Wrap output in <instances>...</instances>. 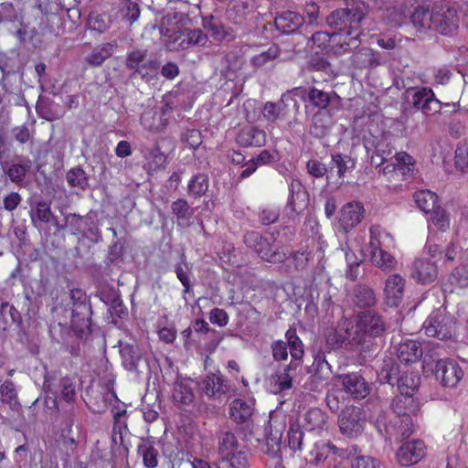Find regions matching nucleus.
Masks as SVG:
<instances>
[{
  "label": "nucleus",
  "mask_w": 468,
  "mask_h": 468,
  "mask_svg": "<svg viewBox=\"0 0 468 468\" xmlns=\"http://www.w3.org/2000/svg\"><path fill=\"white\" fill-rule=\"evenodd\" d=\"M410 20L420 32L434 30L441 35H452L458 28V16L455 8L449 3L438 2L431 8L418 5L410 16Z\"/></svg>",
  "instance_id": "1"
},
{
  "label": "nucleus",
  "mask_w": 468,
  "mask_h": 468,
  "mask_svg": "<svg viewBox=\"0 0 468 468\" xmlns=\"http://www.w3.org/2000/svg\"><path fill=\"white\" fill-rule=\"evenodd\" d=\"M387 330V322L378 313L365 311L358 314L354 333L360 338V356L363 360L376 356L378 348L377 339L382 337Z\"/></svg>",
  "instance_id": "2"
},
{
  "label": "nucleus",
  "mask_w": 468,
  "mask_h": 468,
  "mask_svg": "<svg viewBox=\"0 0 468 468\" xmlns=\"http://www.w3.org/2000/svg\"><path fill=\"white\" fill-rule=\"evenodd\" d=\"M69 298L71 303L70 328L78 339L87 341L94 326L90 297L82 289L74 288L70 290Z\"/></svg>",
  "instance_id": "3"
},
{
  "label": "nucleus",
  "mask_w": 468,
  "mask_h": 468,
  "mask_svg": "<svg viewBox=\"0 0 468 468\" xmlns=\"http://www.w3.org/2000/svg\"><path fill=\"white\" fill-rule=\"evenodd\" d=\"M148 50L134 48L125 57V68L131 70L130 80L139 77L144 82L150 83L158 80L160 61L157 58H147Z\"/></svg>",
  "instance_id": "4"
},
{
  "label": "nucleus",
  "mask_w": 468,
  "mask_h": 468,
  "mask_svg": "<svg viewBox=\"0 0 468 468\" xmlns=\"http://www.w3.org/2000/svg\"><path fill=\"white\" fill-rule=\"evenodd\" d=\"M455 324L454 316L447 312L446 308L441 307L431 312L425 320L423 327L428 336L447 340L453 336Z\"/></svg>",
  "instance_id": "5"
},
{
  "label": "nucleus",
  "mask_w": 468,
  "mask_h": 468,
  "mask_svg": "<svg viewBox=\"0 0 468 468\" xmlns=\"http://www.w3.org/2000/svg\"><path fill=\"white\" fill-rule=\"evenodd\" d=\"M304 369L306 374L309 375L308 379L303 384L304 389L321 392L326 388L332 370L322 351L317 352L314 356L312 365L306 366Z\"/></svg>",
  "instance_id": "6"
},
{
  "label": "nucleus",
  "mask_w": 468,
  "mask_h": 468,
  "mask_svg": "<svg viewBox=\"0 0 468 468\" xmlns=\"http://www.w3.org/2000/svg\"><path fill=\"white\" fill-rule=\"evenodd\" d=\"M120 347L122 364L129 371L138 374L145 370L151 372L153 366L157 363L155 358L150 361L147 354L136 344H121Z\"/></svg>",
  "instance_id": "7"
},
{
  "label": "nucleus",
  "mask_w": 468,
  "mask_h": 468,
  "mask_svg": "<svg viewBox=\"0 0 468 468\" xmlns=\"http://www.w3.org/2000/svg\"><path fill=\"white\" fill-rule=\"evenodd\" d=\"M365 423V411L359 407L347 406L338 415L340 431L348 438H356L361 435Z\"/></svg>",
  "instance_id": "8"
},
{
  "label": "nucleus",
  "mask_w": 468,
  "mask_h": 468,
  "mask_svg": "<svg viewBox=\"0 0 468 468\" xmlns=\"http://www.w3.org/2000/svg\"><path fill=\"white\" fill-rule=\"evenodd\" d=\"M245 245L253 250L262 260L270 262L282 261V258L275 252L270 242L260 232L247 231L243 236Z\"/></svg>",
  "instance_id": "9"
},
{
  "label": "nucleus",
  "mask_w": 468,
  "mask_h": 468,
  "mask_svg": "<svg viewBox=\"0 0 468 468\" xmlns=\"http://www.w3.org/2000/svg\"><path fill=\"white\" fill-rule=\"evenodd\" d=\"M309 204V194L304 190L300 181L292 180L290 185V196L285 211L287 217L295 221Z\"/></svg>",
  "instance_id": "10"
},
{
  "label": "nucleus",
  "mask_w": 468,
  "mask_h": 468,
  "mask_svg": "<svg viewBox=\"0 0 468 468\" xmlns=\"http://www.w3.org/2000/svg\"><path fill=\"white\" fill-rule=\"evenodd\" d=\"M412 106L421 111L425 115H434L441 112V101H439L433 90L427 87L412 89Z\"/></svg>",
  "instance_id": "11"
},
{
  "label": "nucleus",
  "mask_w": 468,
  "mask_h": 468,
  "mask_svg": "<svg viewBox=\"0 0 468 468\" xmlns=\"http://www.w3.org/2000/svg\"><path fill=\"white\" fill-rule=\"evenodd\" d=\"M433 375L443 387L454 388L463 378V371L456 360L444 358L442 362H439Z\"/></svg>",
  "instance_id": "12"
},
{
  "label": "nucleus",
  "mask_w": 468,
  "mask_h": 468,
  "mask_svg": "<svg viewBox=\"0 0 468 468\" xmlns=\"http://www.w3.org/2000/svg\"><path fill=\"white\" fill-rule=\"evenodd\" d=\"M388 60L387 53L375 51L369 48H362L351 57L353 67L358 69H373L386 64Z\"/></svg>",
  "instance_id": "13"
},
{
  "label": "nucleus",
  "mask_w": 468,
  "mask_h": 468,
  "mask_svg": "<svg viewBox=\"0 0 468 468\" xmlns=\"http://www.w3.org/2000/svg\"><path fill=\"white\" fill-rule=\"evenodd\" d=\"M384 420V415H379L377 419V424L379 431L382 432L380 429V424L382 423L384 425L386 433L390 437L394 436L397 440H405L409 438L413 432L414 425L412 416L395 417L394 420H390L388 424H387Z\"/></svg>",
  "instance_id": "14"
},
{
  "label": "nucleus",
  "mask_w": 468,
  "mask_h": 468,
  "mask_svg": "<svg viewBox=\"0 0 468 468\" xmlns=\"http://www.w3.org/2000/svg\"><path fill=\"white\" fill-rule=\"evenodd\" d=\"M0 165L12 183L23 186L27 173L32 168V161L27 156L16 154L12 164L5 161Z\"/></svg>",
  "instance_id": "15"
},
{
  "label": "nucleus",
  "mask_w": 468,
  "mask_h": 468,
  "mask_svg": "<svg viewBox=\"0 0 468 468\" xmlns=\"http://www.w3.org/2000/svg\"><path fill=\"white\" fill-rule=\"evenodd\" d=\"M357 337L354 331L348 329L345 332L332 330L326 335L325 341L331 349L344 348L348 351H356L360 354V338Z\"/></svg>",
  "instance_id": "16"
},
{
  "label": "nucleus",
  "mask_w": 468,
  "mask_h": 468,
  "mask_svg": "<svg viewBox=\"0 0 468 468\" xmlns=\"http://www.w3.org/2000/svg\"><path fill=\"white\" fill-rule=\"evenodd\" d=\"M365 209L359 202H349L340 210L339 226L340 231L347 233L364 218Z\"/></svg>",
  "instance_id": "17"
},
{
  "label": "nucleus",
  "mask_w": 468,
  "mask_h": 468,
  "mask_svg": "<svg viewBox=\"0 0 468 468\" xmlns=\"http://www.w3.org/2000/svg\"><path fill=\"white\" fill-rule=\"evenodd\" d=\"M405 279L398 274L389 275L384 287L385 302L390 307H398L403 300L405 291Z\"/></svg>",
  "instance_id": "18"
},
{
  "label": "nucleus",
  "mask_w": 468,
  "mask_h": 468,
  "mask_svg": "<svg viewBox=\"0 0 468 468\" xmlns=\"http://www.w3.org/2000/svg\"><path fill=\"white\" fill-rule=\"evenodd\" d=\"M346 393L354 399H364L369 394V386L358 373L343 374L338 376Z\"/></svg>",
  "instance_id": "19"
},
{
  "label": "nucleus",
  "mask_w": 468,
  "mask_h": 468,
  "mask_svg": "<svg viewBox=\"0 0 468 468\" xmlns=\"http://www.w3.org/2000/svg\"><path fill=\"white\" fill-rule=\"evenodd\" d=\"M425 445L422 441L414 440L404 442L397 452V459L400 465L410 466L417 463L424 456Z\"/></svg>",
  "instance_id": "20"
},
{
  "label": "nucleus",
  "mask_w": 468,
  "mask_h": 468,
  "mask_svg": "<svg viewBox=\"0 0 468 468\" xmlns=\"http://www.w3.org/2000/svg\"><path fill=\"white\" fill-rule=\"evenodd\" d=\"M410 275L417 282L429 284L437 279L438 269L435 262L419 259L414 261Z\"/></svg>",
  "instance_id": "21"
},
{
  "label": "nucleus",
  "mask_w": 468,
  "mask_h": 468,
  "mask_svg": "<svg viewBox=\"0 0 468 468\" xmlns=\"http://www.w3.org/2000/svg\"><path fill=\"white\" fill-rule=\"evenodd\" d=\"M390 409L396 417L416 415L420 410V404L416 401L413 394L401 393L395 396L390 403Z\"/></svg>",
  "instance_id": "22"
},
{
  "label": "nucleus",
  "mask_w": 468,
  "mask_h": 468,
  "mask_svg": "<svg viewBox=\"0 0 468 468\" xmlns=\"http://www.w3.org/2000/svg\"><path fill=\"white\" fill-rule=\"evenodd\" d=\"M236 142L240 147H261L266 143V133L263 130L248 125L238 133Z\"/></svg>",
  "instance_id": "23"
},
{
  "label": "nucleus",
  "mask_w": 468,
  "mask_h": 468,
  "mask_svg": "<svg viewBox=\"0 0 468 468\" xmlns=\"http://www.w3.org/2000/svg\"><path fill=\"white\" fill-rule=\"evenodd\" d=\"M334 124L331 110L318 111L312 117L310 133L317 138L326 136Z\"/></svg>",
  "instance_id": "24"
},
{
  "label": "nucleus",
  "mask_w": 468,
  "mask_h": 468,
  "mask_svg": "<svg viewBox=\"0 0 468 468\" xmlns=\"http://www.w3.org/2000/svg\"><path fill=\"white\" fill-rule=\"evenodd\" d=\"M397 356L400 362L406 365L415 363L423 356L421 344L414 340H407L399 344Z\"/></svg>",
  "instance_id": "25"
},
{
  "label": "nucleus",
  "mask_w": 468,
  "mask_h": 468,
  "mask_svg": "<svg viewBox=\"0 0 468 468\" xmlns=\"http://www.w3.org/2000/svg\"><path fill=\"white\" fill-rule=\"evenodd\" d=\"M124 261V246L120 240H116L109 246L107 255L103 261V274L111 276L114 268L120 267Z\"/></svg>",
  "instance_id": "26"
},
{
  "label": "nucleus",
  "mask_w": 468,
  "mask_h": 468,
  "mask_svg": "<svg viewBox=\"0 0 468 468\" xmlns=\"http://www.w3.org/2000/svg\"><path fill=\"white\" fill-rule=\"evenodd\" d=\"M253 412V404L241 399H235L229 404V418L238 424L248 423Z\"/></svg>",
  "instance_id": "27"
},
{
  "label": "nucleus",
  "mask_w": 468,
  "mask_h": 468,
  "mask_svg": "<svg viewBox=\"0 0 468 468\" xmlns=\"http://www.w3.org/2000/svg\"><path fill=\"white\" fill-rule=\"evenodd\" d=\"M304 18L294 12L287 11L275 18V26L283 34H292L303 26Z\"/></svg>",
  "instance_id": "28"
},
{
  "label": "nucleus",
  "mask_w": 468,
  "mask_h": 468,
  "mask_svg": "<svg viewBox=\"0 0 468 468\" xmlns=\"http://www.w3.org/2000/svg\"><path fill=\"white\" fill-rule=\"evenodd\" d=\"M36 108L38 114L47 121L58 120L65 113L59 102L47 97H39Z\"/></svg>",
  "instance_id": "29"
},
{
  "label": "nucleus",
  "mask_w": 468,
  "mask_h": 468,
  "mask_svg": "<svg viewBox=\"0 0 468 468\" xmlns=\"http://www.w3.org/2000/svg\"><path fill=\"white\" fill-rule=\"evenodd\" d=\"M55 215L51 211L50 202L39 200L30 211V219L36 229H41L43 224H48L54 219Z\"/></svg>",
  "instance_id": "30"
},
{
  "label": "nucleus",
  "mask_w": 468,
  "mask_h": 468,
  "mask_svg": "<svg viewBox=\"0 0 468 468\" xmlns=\"http://www.w3.org/2000/svg\"><path fill=\"white\" fill-rule=\"evenodd\" d=\"M203 27L217 41L231 40L233 38L230 28L226 27L219 18L213 16L203 18Z\"/></svg>",
  "instance_id": "31"
},
{
  "label": "nucleus",
  "mask_w": 468,
  "mask_h": 468,
  "mask_svg": "<svg viewBox=\"0 0 468 468\" xmlns=\"http://www.w3.org/2000/svg\"><path fill=\"white\" fill-rule=\"evenodd\" d=\"M281 49L277 44H271L266 50L252 56L250 64L255 69H261L272 66L274 61L279 58Z\"/></svg>",
  "instance_id": "32"
},
{
  "label": "nucleus",
  "mask_w": 468,
  "mask_h": 468,
  "mask_svg": "<svg viewBox=\"0 0 468 468\" xmlns=\"http://www.w3.org/2000/svg\"><path fill=\"white\" fill-rule=\"evenodd\" d=\"M80 236L81 237L79 238L78 240L79 244H80L84 239H87L92 244L102 242V234L99 228L97 214L94 211L90 210L88 212V221L86 222L85 228H83Z\"/></svg>",
  "instance_id": "33"
},
{
  "label": "nucleus",
  "mask_w": 468,
  "mask_h": 468,
  "mask_svg": "<svg viewBox=\"0 0 468 468\" xmlns=\"http://www.w3.org/2000/svg\"><path fill=\"white\" fill-rule=\"evenodd\" d=\"M338 100L339 97L335 92H326L315 87H312L310 88V94L307 101L314 107L318 108L319 111H327L326 109Z\"/></svg>",
  "instance_id": "34"
},
{
  "label": "nucleus",
  "mask_w": 468,
  "mask_h": 468,
  "mask_svg": "<svg viewBox=\"0 0 468 468\" xmlns=\"http://www.w3.org/2000/svg\"><path fill=\"white\" fill-rule=\"evenodd\" d=\"M352 301L359 308H370L377 302L374 291L365 284H358L354 288Z\"/></svg>",
  "instance_id": "35"
},
{
  "label": "nucleus",
  "mask_w": 468,
  "mask_h": 468,
  "mask_svg": "<svg viewBox=\"0 0 468 468\" xmlns=\"http://www.w3.org/2000/svg\"><path fill=\"white\" fill-rule=\"evenodd\" d=\"M118 14L122 21L133 26L141 16V8L136 0H120Z\"/></svg>",
  "instance_id": "36"
},
{
  "label": "nucleus",
  "mask_w": 468,
  "mask_h": 468,
  "mask_svg": "<svg viewBox=\"0 0 468 468\" xmlns=\"http://www.w3.org/2000/svg\"><path fill=\"white\" fill-rule=\"evenodd\" d=\"M327 423V415L319 408H312L303 418V428L307 431L323 430Z\"/></svg>",
  "instance_id": "37"
},
{
  "label": "nucleus",
  "mask_w": 468,
  "mask_h": 468,
  "mask_svg": "<svg viewBox=\"0 0 468 468\" xmlns=\"http://www.w3.org/2000/svg\"><path fill=\"white\" fill-rule=\"evenodd\" d=\"M24 13L16 8L13 3L4 2L0 4V24H17L23 27Z\"/></svg>",
  "instance_id": "38"
},
{
  "label": "nucleus",
  "mask_w": 468,
  "mask_h": 468,
  "mask_svg": "<svg viewBox=\"0 0 468 468\" xmlns=\"http://www.w3.org/2000/svg\"><path fill=\"white\" fill-rule=\"evenodd\" d=\"M402 370L403 368L393 360L384 361L378 378L381 383H388L392 387L397 386Z\"/></svg>",
  "instance_id": "39"
},
{
  "label": "nucleus",
  "mask_w": 468,
  "mask_h": 468,
  "mask_svg": "<svg viewBox=\"0 0 468 468\" xmlns=\"http://www.w3.org/2000/svg\"><path fill=\"white\" fill-rule=\"evenodd\" d=\"M420 383V377L417 372L403 368L397 387L401 393L413 394L419 388Z\"/></svg>",
  "instance_id": "40"
},
{
  "label": "nucleus",
  "mask_w": 468,
  "mask_h": 468,
  "mask_svg": "<svg viewBox=\"0 0 468 468\" xmlns=\"http://www.w3.org/2000/svg\"><path fill=\"white\" fill-rule=\"evenodd\" d=\"M66 181L71 187L81 191L90 187V176L80 166H75L69 170L66 174Z\"/></svg>",
  "instance_id": "41"
},
{
  "label": "nucleus",
  "mask_w": 468,
  "mask_h": 468,
  "mask_svg": "<svg viewBox=\"0 0 468 468\" xmlns=\"http://www.w3.org/2000/svg\"><path fill=\"white\" fill-rule=\"evenodd\" d=\"M192 266L187 262L186 257L184 253H180L179 261L175 265V272L177 279L181 282L184 286V293H187L191 289V273Z\"/></svg>",
  "instance_id": "42"
},
{
  "label": "nucleus",
  "mask_w": 468,
  "mask_h": 468,
  "mask_svg": "<svg viewBox=\"0 0 468 468\" xmlns=\"http://www.w3.org/2000/svg\"><path fill=\"white\" fill-rule=\"evenodd\" d=\"M22 322L20 313L9 303H3L0 306V330L5 331L13 324H20Z\"/></svg>",
  "instance_id": "43"
},
{
  "label": "nucleus",
  "mask_w": 468,
  "mask_h": 468,
  "mask_svg": "<svg viewBox=\"0 0 468 468\" xmlns=\"http://www.w3.org/2000/svg\"><path fill=\"white\" fill-rule=\"evenodd\" d=\"M179 378L177 370L176 380L174 383L173 399L183 405H190L195 399L194 392L188 385L179 380Z\"/></svg>",
  "instance_id": "44"
},
{
  "label": "nucleus",
  "mask_w": 468,
  "mask_h": 468,
  "mask_svg": "<svg viewBox=\"0 0 468 468\" xmlns=\"http://www.w3.org/2000/svg\"><path fill=\"white\" fill-rule=\"evenodd\" d=\"M413 197L418 207L425 213H430L438 206V196L431 190L422 189L416 191Z\"/></svg>",
  "instance_id": "45"
},
{
  "label": "nucleus",
  "mask_w": 468,
  "mask_h": 468,
  "mask_svg": "<svg viewBox=\"0 0 468 468\" xmlns=\"http://www.w3.org/2000/svg\"><path fill=\"white\" fill-rule=\"evenodd\" d=\"M115 46L111 43L102 44L95 48L92 52L86 58V61L90 66L99 67L112 57Z\"/></svg>",
  "instance_id": "46"
},
{
  "label": "nucleus",
  "mask_w": 468,
  "mask_h": 468,
  "mask_svg": "<svg viewBox=\"0 0 468 468\" xmlns=\"http://www.w3.org/2000/svg\"><path fill=\"white\" fill-rule=\"evenodd\" d=\"M172 212L176 217L177 224L179 226H188L189 219L194 214V209L190 207L187 201L179 198L174 201L171 205Z\"/></svg>",
  "instance_id": "47"
},
{
  "label": "nucleus",
  "mask_w": 468,
  "mask_h": 468,
  "mask_svg": "<svg viewBox=\"0 0 468 468\" xmlns=\"http://www.w3.org/2000/svg\"><path fill=\"white\" fill-rule=\"evenodd\" d=\"M0 395L3 402L8 404L12 410H18L21 407L16 385L12 380L6 379L0 385Z\"/></svg>",
  "instance_id": "48"
},
{
  "label": "nucleus",
  "mask_w": 468,
  "mask_h": 468,
  "mask_svg": "<svg viewBox=\"0 0 468 468\" xmlns=\"http://www.w3.org/2000/svg\"><path fill=\"white\" fill-rule=\"evenodd\" d=\"M209 181L208 176L198 173L192 176L187 186V193L194 197L204 196L208 190Z\"/></svg>",
  "instance_id": "49"
},
{
  "label": "nucleus",
  "mask_w": 468,
  "mask_h": 468,
  "mask_svg": "<svg viewBox=\"0 0 468 468\" xmlns=\"http://www.w3.org/2000/svg\"><path fill=\"white\" fill-rule=\"evenodd\" d=\"M183 17L184 15L178 12L168 13L165 16H164L161 18L160 23L158 25L160 35L162 37L166 36L167 34L171 36L170 33L172 31L176 30V28H179L182 27L179 25V23L182 22Z\"/></svg>",
  "instance_id": "50"
},
{
  "label": "nucleus",
  "mask_w": 468,
  "mask_h": 468,
  "mask_svg": "<svg viewBox=\"0 0 468 468\" xmlns=\"http://www.w3.org/2000/svg\"><path fill=\"white\" fill-rule=\"evenodd\" d=\"M170 34L171 36L168 34L163 36L165 38L164 42L165 48L169 51L186 50L184 27L176 28V30L172 31Z\"/></svg>",
  "instance_id": "51"
},
{
  "label": "nucleus",
  "mask_w": 468,
  "mask_h": 468,
  "mask_svg": "<svg viewBox=\"0 0 468 468\" xmlns=\"http://www.w3.org/2000/svg\"><path fill=\"white\" fill-rule=\"evenodd\" d=\"M63 215L65 226H68L69 233L74 236L80 235L88 221V213L85 216H80L77 213H67Z\"/></svg>",
  "instance_id": "52"
},
{
  "label": "nucleus",
  "mask_w": 468,
  "mask_h": 468,
  "mask_svg": "<svg viewBox=\"0 0 468 468\" xmlns=\"http://www.w3.org/2000/svg\"><path fill=\"white\" fill-rule=\"evenodd\" d=\"M370 260L375 266L385 271H389L395 269L397 265L396 259L389 252L384 250H377V254L374 252Z\"/></svg>",
  "instance_id": "53"
},
{
  "label": "nucleus",
  "mask_w": 468,
  "mask_h": 468,
  "mask_svg": "<svg viewBox=\"0 0 468 468\" xmlns=\"http://www.w3.org/2000/svg\"><path fill=\"white\" fill-rule=\"evenodd\" d=\"M293 378L294 374L285 371L284 367L281 370H277L276 373L271 376V379L274 381V392L278 393L291 389L292 388Z\"/></svg>",
  "instance_id": "54"
},
{
  "label": "nucleus",
  "mask_w": 468,
  "mask_h": 468,
  "mask_svg": "<svg viewBox=\"0 0 468 468\" xmlns=\"http://www.w3.org/2000/svg\"><path fill=\"white\" fill-rule=\"evenodd\" d=\"M331 158L332 166H335L337 168V175L339 177H343L347 171L355 168V160L346 154H332Z\"/></svg>",
  "instance_id": "55"
},
{
  "label": "nucleus",
  "mask_w": 468,
  "mask_h": 468,
  "mask_svg": "<svg viewBox=\"0 0 468 468\" xmlns=\"http://www.w3.org/2000/svg\"><path fill=\"white\" fill-rule=\"evenodd\" d=\"M304 433L300 424L291 425L288 433V445L292 451H302L303 449Z\"/></svg>",
  "instance_id": "56"
},
{
  "label": "nucleus",
  "mask_w": 468,
  "mask_h": 468,
  "mask_svg": "<svg viewBox=\"0 0 468 468\" xmlns=\"http://www.w3.org/2000/svg\"><path fill=\"white\" fill-rule=\"evenodd\" d=\"M186 35V49L194 46H205L207 42V36L199 28L189 29L184 27Z\"/></svg>",
  "instance_id": "57"
},
{
  "label": "nucleus",
  "mask_w": 468,
  "mask_h": 468,
  "mask_svg": "<svg viewBox=\"0 0 468 468\" xmlns=\"http://www.w3.org/2000/svg\"><path fill=\"white\" fill-rule=\"evenodd\" d=\"M307 69L310 71H321L326 74L334 72L331 63L317 52L310 57L307 62Z\"/></svg>",
  "instance_id": "58"
},
{
  "label": "nucleus",
  "mask_w": 468,
  "mask_h": 468,
  "mask_svg": "<svg viewBox=\"0 0 468 468\" xmlns=\"http://www.w3.org/2000/svg\"><path fill=\"white\" fill-rule=\"evenodd\" d=\"M431 213V219L438 229L446 231L450 228V216L445 209L438 205Z\"/></svg>",
  "instance_id": "59"
},
{
  "label": "nucleus",
  "mask_w": 468,
  "mask_h": 468,
  "mask_svg": "<svg viewBox=\"0 0 468 468\" xmlns=\"http://www.w3.org/2000/svg\"><path fill=\"white\" fill-rule=\"evenodd\" d=\"M349 8H340L333 11L327 16V24L331 27L339 28L342 30V27H346L348 23Z\"/></svg>",
  "instance_id": "60"
},
{
  "label": "nucleus",
  "mask_w": 468,
  "mask_h": 468,
  "mask_svg": "<svg viewBox=\"0 0 468 468\" xmlns=\"http://www.w3.org/2000/svg\"><path fill=\"white\" fill-rule=\"evenodd\" d=\"M138 452L143 456L144 464L147 468H155L158 464V451L153 445L141 444Z\"/></svg>",
  "instance_id": "61"
},
{
  "label": "nucleus",
  "mask_w": 468,
  "mask_h": 468,
  "mask_svg": "<svg viewBox=\"0 0 468 468\" xmlns=\"http://www.w3.org/2000/svg\"><path fill=\"white\" fill-rule=\"evenodd\" d=\"M306 168L308 173L314 177H323L326 175V178L329 179L328 173L333 172V166H327L317 159H311L306 163Z\"/></svg>",
  "instance_id": "62"
},
{
  "label": "nucleus",
  "mask_w": 468,
  "mask_h": 468,
  "mask_svg": "<svg viewBox=\"0 0 468 468\" xmlns=\"http://www.w3.org/2000/svg\"><path fill=\"white\" fill-rule=\"evenodd\" d=\"M422 369L425 374L431 373L433 375L436 372L439 362H442L443 358H441L439 354L433 351H423L422 356Z\"/></svg>",
  "instance_id": "63"
},
{
  "label": "nucleus",
  "mask_w": 468,
  "mask_h": 468,
  "mask_svg": "<svg viewBox=\"0 0 468 468\" xmlns=\"http://www.w3.org/2000/svg\"><path fill=\"white\" fill-rule=\"evenodd\" d=\"M450 282L461 288L468 287V263L455 268L450 277Z\"/></svg>",
  "instance_id": "64"
}]
</instances>
